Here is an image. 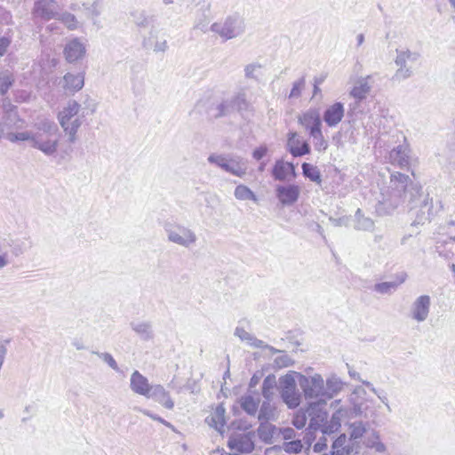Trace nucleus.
I'll use <instances>...</instances> for the list:
<instances>
[{
    "label": "nucleus",
    "mask_w": 455,
    "mask_h": 455,
    "mask_svg": "<svg viewBox=\"0 0 455 455\" xmlns=\"http://www.w3.org/2000/svg\"><path fill=\"white\" fill-rule=\"evenodd\" d=\"M421 186L413 183L410 177L401 172L390 176L389 185L381 189L376 204L379 215H389L404 203L412 204L421 196Z\"/></svg>",
    "instance_id": "1"
},
{
    "label": "nucleus",
    "mask_w": 455,
    "mask_h": 455,
    "mask_svg": "<svg viewBox=\"0 0 455 455\" xmlns=\"http://www.w3.org/2000/svg\"><path fill=\"white\" fill-rule=\"evenodd\" d=\"M36 128L38 132L28 131L22 137L24 142H29L33 148L41 151L47 156H54L58 151L60 143L57 124L49 118H43L36 124Z\"/></svg>",
    "instance_id": "2"
},
{
    "label": "nucleus",
    "mask_w": 455,
    "mask_h": 455,
    "mask_svg": "<svg viewBox=\"0 0 455 455\" xmlns=\"http://www.w3.org/2000/svg\"><path fill=\"white\" fill-rule=\"evenodd\" d=\"M2 116H0V127L4 131V139L11 143L19 144L24 142L22 138L28 133V124L22 118L18 108L12 104L10 100H4L2 104Z\"/></svg>",
    "instance_id": "3"
},
{
    "label": "nucleus",
    "mask_w": 455,
    "mask_h": 455,
    "mask_svg": "<svg viewBox=\"0 0 455 455\" xmlns=\"http://www.w3.org/2000/svg\"><path fill=\"white\" fill-rule=\"evenodd\" d=\"M80 111L81 105L76 100H69L57 116L70 144H74L77 140L78 129L84 121V115L80 114Z\"/></svg>",
    "instance_id": "4"
},
{
    "label": "nucleus",
    "mask_w": 455,
    "mask_h": 455,
    "mask_svg": "<svg viewBox=\"0 0 455 455\" xmlns=\"http://www.w3.org/2000/svg\"><path fill=\"white\" fill-rule=\"evenodd\" d=\"M33 247L29 235L3 238L0 240V269L10 263L7 249L10 248L13 257H20Z\"/></svg>",
    "instance_id": "5"
},
{
    "label": "nucleus",
    "mask_w": 455,
    "mask_h": 455,
    "mask_svg": "<svg viewBox=\"0 0 455 455\" xmlns=\"http://www.w3.org/2000/svg\"><path fill=\"white\" fill-rule=\"evenodd\" d=\"M164 232L170 243L189 249L196 245L198 238L196 232L180 223L165 222Z\"/></svg>",
    "instance_id": "6"
},
{
    "label": "nucleus",
    "mask_w": 455,
    "mask_h": 455,
    "mask_svg": "<svg viewBox=\"0 0 455 455\" xmlns=\"http://www.w3.org/2000/svg\"><path fill=\"white\" fill-rule=\"evenodd\" d=\"M210 29L224 41H228L242 36L245 30V24L239 15H231L223 21L214 22Z\"/></svg>",
    "instance_id": "7"
},
{
    "label": "nucleus",
    "mask_w": 455,
    "mask_h": 455,
    "mask_svg": "<svg viewBox=\"0 0 455 455\" xmlns=\"http://www.w3.org/2000/svg\"><path fill=\"white\" fill-rule=\"evenodd\" d=\"M207 160L210 164L236 177L243 178L247 173V161L240 156L211 154Z\"/></svg>",
    "instance_id": "8"
},
{
    "label": "nucleus",
    "mask_w": 455,
    "mask_h": 455,
    "mask_svg": "<svg viewBox=\"0 0 455 455\" xmlns=\"http://www.w3.org/2000/svg\"><path fill=\"white\" fill-rule=\"evenodd\" d=\"M420 54L417 52L406 50H396L395 65L398 67L393 79L402 81L411 77L413 75L412 64L417 62Z\"/></svg>",
    "instance_id": "9"
},
{
    "label": "nucleus",
    "mask_w": 455,
    "mask_h": 455,
    "mask_svg": "<svg viewBox=\"0 0 455 455\" xmlns=\"http://www.w3.org/2000/svg\"><path fill=\"white\" fill-rule=\"evenodd\" d=\"M298 376L299 385L302 389L303 395L307 400H324V380L320 374L316 373L313 376L298 374Z\"/></svg>",
    "instance_id": "10"
},
{
    "label": "nucleus",
    "mask_w": 455,
    "mask_h": 455,
    "mask_svg": "<svg viewBox=\"0 0 455 455\" xmlns=\"http://www.w3.org/2000/svg\"><path fill=\"white\" fill-rule=\"evenodd\" d=\"M281 397L283 403L290 408H297L301 402V395L297 389V384L293 373H288L279 379Z\"/></svg>",
    "instance_id": "11"
},
{
    "label": "nucleus",
    "mask_w": 455,
    "mask_h": 455,
    "mask_svg": "<svg viewBox=\"0 0 455 455\" xmlns=\"http://www.w3.org/2000/svg\"><path fill=\"white\" fill-rule=\"evenodd\" d=\"M325 400H317L308 403L307 410L310 429H319L328 418Z\"/></svg>",
    "instance_id": "12"
},
{
    "label": "nucleus",
    "mask_w": 455,
    "mask_h": 455,
    "mask_svg": "<svg viewBox=\"0 0 455 455\" xmlns=\"http://www.w3.org/2000/svg\"><path fill=\"white\" fill-rule=\"evenodd\" d=\"M431 299L428 295H420L411 307V316L413 320L421 323L427 319L430 311Z\"/></svg>",
    "instance_id": "13"
},
{
    "label": "nucleus",
    "mask_w": 455,
    "mask_h": 455,
    "mask_svg": "<svg viewBox=\"0 0 455 455\" xmlns=\"http://www.w3.org/2000/svg\"><path fill=\"white\" fill-rule=\"evenodd\" d=\"M442 210V202L440 200L434 202L433 198H430L429 195H427L420 204V213L418 216V220L419 222H424L426 220L430 221Z\"/></svg>",
    "instance_id": "14"
},
{
    "label": "nucleus",
    "mask_w": 455,
    "mask_h": 455,
    "mask_svg": "<svg viewBox=\"0 0 455 455\" xmlns=\"http://www.w3.org/2000/svg\"><path fill=\"white\" fill-rule=\"evenodd\" d=\"M228 446L232 451L242 453H249L254 449L251 434H237L229 437Z\"/></svg>",
    "instance_id": "15"
},
{
    "label": "nucleus",
    "mask_w": 455,
    "mask_h": 455,
    "mask_svg": "<svg viewBox=\"0 0 455 455\" xmlns=\"http://www.w3.org/2000/svg\"><path fill=\"white\" fill-rule=\"evenodd\" d=\"M300 189L295 184L287 186L278 185L275 188V196L283 205H292L299 196Z\"/></svg>",
    "instance_id": "16"
},
{
    "label": "nucleus",
    "mask_w": 455,
    "mask_h": 455,
    "mask_svg": "<svg viewBox=\"0 0 455 455\" xmlns=\"http://www.w3.org/2000/svg\"><path fill=\"white\" fill-rule=\"evenodd\" d=\"M63 52L66 60L74 63L84 57L86 49L78 38H74L66 44Z\"/></svg>",
    "instance_id": "17"
},
{
    "label": "nucleus",
    "mask_w": 455,
    "mask_h": 455,
    "mask_svg": "<svg viewBox=\"0 0 455 455\" xmlns=\"http://www.w3.org/2000/svg\"><path fill=\"white\" fill-rule=\"evenodd\" d=\"M344 114V105L341 102H335L326 108L323 119L329 127H335L341 122Z\"/></svg>",
    "instance_id": "18"
},
{
    "label": "nucleus",
    "mask_w": 455,
    "mask_h": 455,
    "mask_svg": "<svg viewBox=\"0 0 455 455\" xmlns=\"http://www.w3.org/2000/svg\"><path fill=\"white\" fill-rule=\"evenodd\" d=\"M152 386L153 385L148 383V379L139 371H134L132 373L130 379V388L133 393L147 397Z\"/></svg>",
    "instance_id": "19"
},
{
    "label": "nucleus",
    "mask_w": 455,
    "mask_h": 455,
    "mask_svg": "<svg viewBox=\"0 0 455 455\" xmlns=\"http://www.w3.org/2000/svg\"><path fill=\"white\" fill-rule=\"evenodd\" d=\"M150 389L147 398L153 399L168 410L173 409L174 402L171 398L170 393L162 385H153Z\"/></svg>",
    "instance_id": "20"
},
{
    "label": "nucleus",
    "mask_w": 455,
    "mask_h": 455,
    "mask_svg": "<svg viewBox=\"0 0 455 455\" xmlns=\"http://www.w3.org/2000/svg\"><path fill=\"white\" fill-rule=\"evenodd\" d=\"M299 123L311 133L313 131L321 129L322 121L320 114L316 109L310 108L299 116Z\"/></svg>",
    "instance_id": "21"
},
{
    "label": "nucleus",
    "mask_w": 455,
    "mask_h": 455,
    "mask_svg": "<svg viewBox=\"0 0 455 455\" xmlns=\"http://www.w3.org/2000/svg\"><path fill=\"white\" fill-rule=\"evenodd\" d=\"M287 145L290 153L297 157L310 153V147L307 141H300L298 138L297 132H290L288 135Z\"/></svg>",
    "instance_id": "22"
},
{
    "label": "nucleus",
    "mask_w": 455,
    "mask_h": 455,
    "mask_svg": "<svg viewBox=\"0 0 455 455\" xmlns=\"http://www.w3.org/2000/svg\"><path fill=\"white\" fill-rule=\"evenodd\" d=\"M406 278V273L401 272L396 275L395 281L382 282L374 284L373 291L379 294H392L405 282Z\"/></svg>",
    "instance_id": "23"
},
{
    "label": "nucleus",
    "mask_w": 455,
    "mask_h": 455,
    "mask_svg": "<svg viewBox=\"0 0 455 455\" xmlns=\"http://www.w3.org/2000/svg\"><path fill=\"white\" fill-rule=\"evenodd\" d=\"M235 335L237 336L242 341H245L248 345L257 348H267L270 352H276V348L266 345L262 340L257 339L251 333L246 331L242 327H236L235 330Z\"/></svg>",
    "instance_id": "24"
},
{
    "label": "nucleus",
    "mask_w": 455,
    "mask_h": 455,
    "mask_svg": "<svg viewBox=\"0 0 455 455\" xmlns=\"http://www.w3.org/2000/svg\"><path fill=\"white\" fill-rule=\"evenodd\" d=\"M289 174L295 175L293 164L283 160H277L272 170V175L275 180L280 181L286 180Z\"/></svg>",
    "instance_id": "25"
},
{
    "label": "nucleus",
    "mask_w": 455,
    "mask_h": 455,
    "mask_svg": "<svg viewBox=\"0 0 455 455\" xmlns=\"http://www.w3.org/2000/svg\"><path fill=\"white\" fill-rule=\"evenodd\" d=\"M389 159L392 164H397L400 167H406L409 165V149L407 146L398 145L393 148L389 153Z\"/></svg>",
    "instance_id": "26"
},
{
    "label": "nucleus",
    "mask_w": 455,
    "mask_h": 455,
    "mask_svg": "<svg viewBox=\"0 0 455 455\" xmlns=\"http://www.w3.org/2000/svg\"><path fill=\"white\" fill-rule=\"evenodd\" d=\"M64 89L70 92H75L80 91L84 84V73H67L64 77Z\"/></svg>",
    "instance_id": "27"
},
{
    "label": "nucleus",
    "mask_w": 455,
    "mask_h": 455,
    "mask_svg": "<svg viewBox=\"0 0 455 455\" xmlns=\"http://www.w3.org/2000/svg\"><path fill=\"white\" fill-rule=\"evenodd\" d=\"M32 14L35 18H40L44 20H50L57 18L58 12H54L44 1H37L35 3Z\"/></svg>",
    "instance_id": "28"
},
{
    "label": "nucleus",
    "mask_w": 455,
    "mask_h": 455,
    "mask_svg": "<svg viewBox=\"0 0 455 455\" xmlns=\"http://www.w3.org/2000/svg\"><path fill=\"white\" fill-rule=\"evenodd\" d=\"M131 328L142 340L148 341L154 338L152 324L149 322H132Z\"/></svg>",
    "instance_id": "29"
},
{
    "label": "nucleus",
    "mask_w": 455,
    "mask_h": 455,
    "mask_svg": "<svg viewBox=\"0 0 455 455\" xmlns=\"http://www.w3.org/2000/svg\"><path fill=\"white\" fill-rule=\"evenodd\" d=\"M370 76L361 78L350 92L351 96L358 100H362L367 97L371 91Z\"/></svg>",
    "instance_id": "30"
},
{
    "label": "nucleus",
    "mask_w": 455,
    "mask_h": 455,
    "mask_svg": "<svg viewBox=\"0 0 455 455\" xmlns=\"http://www.w3.org/2000/svg\"><path fill=\"white\" fill-rule=\"evenodd\" d=\"M279 428L272 425L269 421H259L258 427V435L261 441L266 443H271L275 435L277 434Z\"/></svg>",
    "instance_id": "31"
},
{
    "label": "nucleus",
    "mask_w": 455,
    "mask_h": 455,
    "mask_svg": "<svg viewBox=\"0 0 455 455\" xmlns=\"http://www.w3.org/2000/svg\"><path fill=\"white\" fill-rule=\"evenodd\" d=\"M225 408L222 404H219L212 413L206 418L207 423L211 427H214L216 429L220 431L226 424L225 421Z\"/></svg>",
    "instance_id": "32"
},
{
    "label": "nucleus",
    "mask_w": 455,
    "mask_h": 455,
    "mask_svg": "<svg viewBox=\"0 0 455 455\" xmlns=\"http://www.w3.org/2000/svg\"><path fill=\"white\" fill-rule=\"evenodd\" d=\"M343 387L342 381L337 377H331L327 379L326 384H324V400L331 399L336 395Z\"/></svg>",
    "instance_id": "33"
},
{
    "label": "nucleus",
    "mask_w": 455,
    "mask_h": 455,
    "mask_svg": "<svg viewBox=\"0 0 455 455\" xmlns=\"http://www.w3.org/2000/svg\"><path fill=\"white\" fill-rule=\"evenodd\" d=\"M276 417L277 415H275V406L271 403V400L265 399L259 411V421L275 420Z\"/></svg>",
    "instance_id": "34"
},
{
    "label": "nucleus",
    "mask_w": 455,
    "mask_h": 455,
    "mask_svg": "<svg viewBox=\"0 0 455 455\" xmlns=\"http://www.w3.org/2000/svg\"><path fill=\"white\" fill-rule=\"evenodd\" d=\"M355 228L363 231H371L374 222L371 218L365 217L361 209H357L355 214Z\"/></svg>",
    "instance_id": "35"
},
{
    "label": "nucleus",
    "mask_w": 455,
    "mask_h": 455,
    "mask_svg": "<svg viewBox=\"0 0 455 455\" xmlns=\"http://www.w3.org/2000/svg\"><path fill=\"white\" fill-rule=\"evenodd\" d=\"M242 409L249 415L255 416L259 404V398H254L252 395H247L241 397L240 400Z\"/></svg>",
    "instance_id": "36"
},
{
    "label": "nucleus",
    "mask_w": 455,
    "mask_h": 455,
    "mask_svg": "<svg viewBox=\"0 0 455 455\" xmlns=\"http://www.w3.org/2000/svg\"><path fill=\"white\" fill-rule=\"evenodd\" d=\"M132 22L141 28H148L154 21V16L148 15L144 11H134L131 12Z\"/></svg>",
    "instance_id": "37"
},
{
    "label": "nucleus",
    "mask_w": 455,
    "mask_h": 455,
    "mask_svg": "<svg viewBox=\"0 0 455 455\" xmlns=\"http://www.w3.org/2000/svg\"><path fill=\"white\" fill-rule=\"evenodd\" d=\"M233 109L235 108L239 112L251 110V105L248 101L244 91L238 92L231 100Z\"/></svg>",
    "instance_id": "38"
},
{
    "label": "nucleus",
    "mask_w": 455,
    "mask_h": 455,
    "mask_svg": "<svg viewBox=\"0 0 455 455\" xmlns=\"http://www.w3.org/2000/svg\"><path fill=\"white\" fill-rule=\"evenodd\" d=\"M339 413L338 411L334 412L331 418V419L323 423V426L319 428L323 435H331L339 430L340 427V419L339 417Z\"/></svg>",
    "instance_id": "39"
},
{
    "label": "nucleus",
    "mask_w": 455,
    "mask_h": 455,
    "mask_svg": "<svg viewBox=\"0 0 455 455\" xmlns=\"http://www.w3.org/2000/svg\"><path fill=\"white\" fill-rule=\"evenodd\" d=\"M347 436L345 434L340 435L332 443L331 455H347L351 452L352 449L346 444Z\"/></svg>",
    "instance_id": "40"
},
{
    "label": "nucleus",
    "mask_w": 455,
    "mask_h": 455,
    "mask_svg": "<svg viewBox=\"0 0 455 455\" xmlns=\"http://www.w3.org/2000/svg\"><path fill=\"white\" fill-rule=\"evenodd\" d=\"M15 81L12 72L8 69L0 71V95H5Z\"/></svg>",
    "instance_id": "41"
},
{
    "label": "nucleus",
    "mask_w": 455,
    "mask_h": 455,
    "mask_svg": "<svg viewBox=\"0 0 455 455\" xmlns=\"http://www.w3.org/2000/svg\"><path fill=\"white\" fill-rule=\"evenodd\" d=\"M276 387V379L275 376L273 374H270L267 376L262 384V395L267 400H272L275 389Z\"/></svg>",
    "instance_id": "42"
},
{
    "label": "nucleus",
    "mask_w": 455,
    "mask_h": 455,
    "mask_svg": "<svg viewBox=\"0 0 455 455\" xmlns=\"http://www.w3.org/2000/svg\"><path fill=\"white\" fill-rule=\"evenodd\" d=\"M303 175L309 179L311 181H314L317 184H321V173L316 166H314L310 164L304 163L302 164Z\"/></svg>",
    "instance_id": "43"
},
{
    "label": "nucleus",
    "mask_w": 455,
    "mask_h": 455,
    "mask_svg": "<svg viewBox=\"0 0 455 455\" xmlns=\"http://www.w3.org/2000/svg\"><path fill=\"white\" fill-rule=\"evenodd\" d=\"M234 195H235V197L238 200H242V201L251 200L254 202L257 201L256 195L245 185H238L235 188Z\"/></svg>",
    "instance_id": "44"
},
{
    "label": "nucleus",
    "mask_w": 455,
    "mask_h": 455,
    "mask_svg": "<svg viewBox=\"0 0 455 455\" xmlns=\"http://www.w3.org/2000/svg\"><path fill=\"white\" fill-rule=\"evenodd\" d=\"M313 139L315 149L318 152L325 151L328 148V141L324 139L322 130L313 131L309 133Z\"/></svg>",
    "instance_id": "45"
},
{
    "label": "nucleus",
    "mask_w": 455,
    "mask_h": 455,
    "mask_svg": "<svg viewBox=\"0 0 455 455\" xmlns=\"http://www.w3.org/2000/svg\"><path fill=\"white\" fill-rule=\"evenodd\" d=\"M219 101L216 100V98H209L207 100H202L198 102V107L204 108L206 114L211 118H217V104Z\"/></svg>",
    "instance_id": "46"
},
{
    "label": "nucleus",
    "mask_w": 455,
    "mask_h": 455,
    "mask_svg": "<svg viewBox=\"0 0 455 455\" xmlns=\"http://www.w3.org/2000/svg\"><path fill=\"white\" fill-rule=\"evenodd\" d=\"M437 249L441 256L445 258L455 256V236L450 237L449 240L445 241L443 245L438 246Z\"/></svg>",
    "instance_id": "47"
},
{
    "label": "nucleus",
    "mask_w": 455,
    "mask_h": 455,
    "mask_svg": "<svg viewBox=\"0 0 455 455\" xmlns=\"http://www.w3.org/2000/svg\"><path fill=\"white\" fill-rule=\"evenodd\" d=\"M276 353L280 354L274 360V365L276 368L282 369L285 367H289L293 363V360L283 351L276 349ZM275 354V352H272Z\"/></svg>",
    "instance_id": "48"
},
{
    "label": "nucleus",
    "mask_w": 455,
    "mask_h": 455,
    "mask_svg": "<svg viewBox=\"0 0 455 455\" xmlns=\"http://www.w3.org/2000/svg\"><path fill=\"white\" fill-rule=\"evenodd\" d=\"M350 440L356 441L360 439L366 431L362 421H355L350 425Z\"/></svg>",
    "instance_id": "49"
},
{
    "label": "nucleus",
    "mask_w": 455,
    "mask_h": 455,
    "mask_svg": "<svg viewBox=\"0 0 455 455\" xmlns=\"http://www.w3.org/2000/svg\"><path fill=\"white\" fill-rule=\"evenodd\" d=\"M304 448V444L302 440L299 437H297L294 440L284 443L283 449L286 452L289 453H299Z\"/></svg>",
    "instance_id": "50"
},
{
    "label": "nucleus",
    "mask_w": 455,
    "mask_h": 455,
    "mask_svg": "<svg viewBox=\"0 0 455 455\" xmlns=\"http://www.w3.org/2000/svg\"><path fill=\"white\" fill-rule=\"evenodd\" d=\"M56 20H60L69 29L76 28V19L75 15L69 12L58 13Z\"/></svg>",
    "instance_id": "51"
},
{
    "label": "nucleus",
    "mask_w": 455,
    "mask_h": 455,
    "mask_svg": "<svg viewBox=\"0 0 455 455\" xmlns=\"http://www.w3.org/2000/svg\"><path fill=\"white\" fill-rule=\"evenodd\" d=\"M307 418H308V415H307V410L306 411L299 410L293 416L292 425L297 429H302L307 424Z\"/></svg>",
    "instance_id": "52"
},
{
    "label": "nucleus",
    "mask_w": 455,
    "mask_h": 455,
    "mask_svg": "<svg viewBox=\"0 0 455 455\" xmlns=\"http://www.w3.org/2000/svg\"><path fill=\"white\" fill-rule=\"evenodd\" d=\"M233 110L232 102L229 100H222L217 104V118L228 116Z\"/></svg>",
    "instance_id": "53"
},
{
    "label": "nucleus",
    "mask_w": 455,
    "mask_h": 455,
    "mask_svg": "<svg viewBox=\"0 0 455 455\" xmlns=\"http://www.w3.org/2000/svg\"><path fill=\"white\" fill-rule=\"evenodd\" d=\"M363 384L367 387L373 394H375L378 398L387 406L388 411H390V406L388 404V400L386 393L383 390H378L374 387V386L369 381H363Z\"/></svg>",
    "instance_id": "54"
},
{
    "label": "nucleus",
    "mask_w": 455,
    "mask_h": 455,
    "mask_svg": "<svg viewBox=\"0 0 455 455\" xmlns=\"http://www.w3.org/2000/svg\"><path fill=\"white\" fill-rule=\"evenodd\" d=\"M94 354H96L103 362H105L111 369H113L114 371H119V367L116 362V360L114 359V357L112 356L111 354L109 353H107V352H104V353H100V352H93Z\"/></svg>",
    "instance_id": "55"
},
{
    "label": "nucleus",
    "mask_w": 455,
    "mask_h": 455,
    "mask_svg": "<svg viewBox=\"0 0 455 455\" xmlns=\"http://www.w3.org/2000/svg\"><path fill=\"white\" fill-rule=\"evenodd\" d=\"M305 87V77L302 76L298 81L294 82L292 88L289 94V98H299L301 95V92Z\"/></svg>",
    "instance_id": "56"
},
{
    "label": "nucleus",
    "mask_w": 455,
    "mask_h": 455,
    "mask_svg": "<svg viewBox=\"0 0 455 455\" xmlns=\"http://www.w3.org/2000/svg\"><path fill=\"white\" fill-rule=\"evenodd\" d=\"M10 32L11 29H8L5 35L0 37V57L4 56L6 53L12 41V36L10 35Z\"/></svg>",
    "instance_id": "57"
},
{
    "label": "nucleus",
    "mask_w": 455,
    "mask_h": 455,
    "mask_svg": "<svg viewBox=\"0 0 455 455\" xmlns=\"http://www.w3.org/2000/svg\"><path fill=\"white\" fill-rule=\"evenodd\" d=\"M317 429H310V426L308 425V427L306 429L305 433L299 434V435H303L302 443L304 444V447H310L313 441L315 439V432Z\"/></svg>",
    "instance_id": "58"
},
{
    "label": "nucleus",
    "mask_w": 455,
    "mask_h": 455,
    "mask_svg": "<svg viewBox=\"0 0 455 455\" xmlns=\"http://www.w3.org/2000/svg\"><path fill=\"white\" fill-rule=\"evenodd\" d=\"M209 24V20L205 15H202L197 18L194 23L193 28L196 30H200L202 32H206Z\"/></svg>",
    "instance_id": "59"
},
{
    "label": "nucleus",
    "mask_w": 455,
    "mask_h": 455,
    "mask_svg": "<svg viewBox=\"0 0 455 455\" xmlns=\"http://www.w3.org/2000/svg\"><path fill=\"white\" fill-rule=\"evenodd\" d=\"M278 433H280L283 438L286 441H291L299 436V435H298V433L291 427L279 428Z\"/></svg>",
    "instance_id": "60"
},
{
    "label": "nucleus",
    "mask_w": 455,
    "mask_h": 455,
    "mask_svg": "<svg viewBox=\"0 0 455 455\" xmlns=\"http://www.w3.org/2000/svg\"><path fill=\"white\" fill-rule=\"evenodd\" d=\"M261 66L258 63H251L244 68V76L246 78H256L255 72L258 71Z\"/></svg>",
    "instance_id": "61"
},
{
    "label": "nucleus",
    "mask_w": 455,
    "mask_h": 455,
    "mask_svg": "<svg viewBox=\"0 0 455 455\" xmlns=\"http://www.w3.org/2000/svg\"><path fill=\"white\" fill-rule=\"evenodd\" d=\"M140 411H141L144 415L149 417L153 420H156L168 427H172L171 423L167 422L165 419H162L161 417L157 416L156 414L152 413L151 411H149L148 410H140Z\"/></svg>",
    "instance_id": "62"
},
{
    "label": "nucleus",
    "mask_w": 455,
    "mask_h": 455,
    "mask_svg": "<svg viewBox=\"0 0 455 455\" xmlns=\"http://www.w3.org/2000/svg\"><path fill=\"white\" fill-rule=\"evenodd\" d=\"M267 152V148L266 146H260L253 150L252 157L256 160H260L262 157L266 156Z\"/></svg>",
    "instance_id": "63"
},
{
    "label": "nucleus",
    "mask_w": 455,
    "mask_h": 455,
    "mask_svg": "<svg viewBox=\"0 0 455 455\" xmlns=\"http://www.w3.org/2000/svg\"><path fill=\"white\" fill-rule=\"evenodd\" d=\"M327 448V439L325 436L321 437L318 442L314 445L315 452H322Z\"/></svg>",
    "instance_id": "64"
}]
</instances>
